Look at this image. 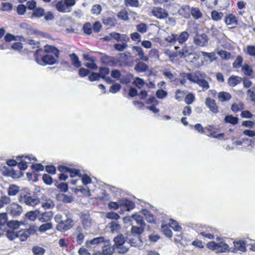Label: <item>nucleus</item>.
<instances>
[{"label": "nucleus", "mask_w": 255, "mask_h": 255, "mask_svg": "<svg viewBox=\"0 0 255 255\" xmlns=\"http://www.w3.org/2000/svg\"><path fill=\"white\" fill-rule=\"evenodd\" d=\"M18 201L21 204L34 206L39 203L40 199L34 194L32 195L30 189L26 187L21 189Z\"/></svg>", "instance_id": "1"}, {"label": "nucleus", "mask_w": 255, "mask_h": 255, "mask_svg": "<svg viewBox=\"0 0 255 255\" xmlns=\"http://www.w3.org/2000/svg\"><path fill=\"white\" fill-rule=\"evenodd\" d=\"M114 245L113 246L116 249L120 250L118 251L119 253L124 254L128 251V248L123 247L126 240L122 234L119 235L115 237L114 239Z\"/></svg>", "instance_id": "2"}, {"label": "nucleus", "mask_w": 255, "mask_h": 255, "mask_svg": "<svg viewBox=\"0 0 255 255\" xmlns=\"http://www.w3.org/2000/svg\"><path fill=\"white\" fill-rule=\"evenodd\" d=\"M36 233L34 226L30 227L28 229L21 230L17 232V238L22 241H26L30 235H33Z\"/></svg>", "instance_id": "3"}, {"label": "nucleus", "mask_w": 255, "mask_h": 255, "mask_svg": "<svg viewBox=\"0 0 255 255\" xmlns=\"http://www.w3.org/2000/svg\"><path fill=\"white\" fill-rule=\"evenodd\" d=\"M106 240L103 236L96 237L92 240H87L85 243V246L87 249H92L95 245L102 246Z\"/></svg>", "instance_id": "4"}, {"label": "nucleus", "mask_w": 255, "mask_h": 255, "mask_svg": "<svg viewBox=\"0 0 255 255\" xmlns=\"http://www.w3.org/2000/svg\"><path fill=\"white\" fill-rule=\"evenodd\" d=\"M209 41L208 36L205 34H197L194 37V43L198 46H204L207 45Z\"/></svg>", "instance_id": "5"}, {"label": "nucleus", "mask_w": 255, "mask_h": 255, "mask_svg": "<svg viewBox=\"0 0 255 255\" xmlns=\"http://www.w3.org/2000/svg\"><path fill=\"white\" fill-rule=\"evenodd\" d=\"M58 224L56 227L57 230L60 231H65L70 229L73 227V220L70 218H67L63 220L62 222Z\"/></svg>", "instance_id": "6"}, {"label": "nucleus", "mask_w": 255, "mask_h": 255, "mask_svg": "<svg viewBox=\"0 0 255 255\" xmlns=\"http://www.w3.org/2000/svg\"><path fill=\"white\" fill-rule=\"evenodd\" d=\"M141 237L138 235H129L127 237V242L132 247H141L142 245Z\"/></svg>", "instance_id": "7"}, {"label": "nucleus", "mask_w": 255, "mask_h": 255, "mask_svg": "<svg viewBox=\"0 0 255 255\" xmlns=\"http://www.w3.org/2000/svg\"><path fill=\"white\" fill-rule=\"evenodd\" d=\"M151 12L153 16L159 19H165L168 16V12L165 9L161 7H153Z\"/></svg>", "instance_id": "8"}, {"label": "nucleus", "mask_w": 255, "mask_h": 255, "mask_svg": "<svg viewBox=\"0 0 255 255\" xmlns=\"http://www.w3.org/2000/svg\"><path fill=\"white\" fill-rule=\"evenodd\" d=\"M102 252L103 255H112L116 249L114 246L112 245L110 241L107 239L102 245Z\"/></svg>", "instance_id": "9"}, {"label": "nucleus", "mask_w": 255, "mask_h": 255, "mask_svg": "<svg viewBox=\"0 0 255 255\" xmlns=\"http://www.w3.org/2000/svg\"><path fill=\"white\" fill-rule=\"evenodd\" d=\"M22 211V207L17 203L12 204L9 208V213L14 217L20 216Z\"/></svg>", "instance_id": "10"}, {"label": "nucleus", "mask_w": 255, "mask_h": 255, "mask_svg": "<svg viewBox=\"0 0 255 255\" xmlns=\"http://www.w3.org/2000/svg\"><path fill=\"white\" fill-rule=\"evenodd\" d=\"M224 22L227 25H231L230 28H234L236 27L238 24V20L235 15L233 14H229L227 15L224 18Z\"/></svg>", "instance_id": "11"}, {"label": "nucleus", "mask_w": 255, "mask_h": 255, "mask_svg": "<svg viewBox=\"0 0 255 255\" xmlns=\"http://www.w3.org/2000/svg\"><path fill=\"white\" fill-rule=\"evenodd\" d=\"M73 236L76 237V241L78 244L81 245L83 244L85 236L82 227L78 226L76 228L75 232L73 233Z\"/></svg>", "instance_id": "12"}, {"label": "nucleus", "mask_w": 255, "mask_h": 255, "mask_svg": "<svg viewBox=\"0 0 255 255\" xmlns=\"http://www.w3.org/2000/svg\"><path fill=\"white\" fill-rule=\"evenodd\" d=\"M205 104L213 113L216 114L219 112L218 107L214 100L207 97L205 100Z\"/></svg>", "instance_id": "13"}, {"label": "nucleus", "mask_w": 255, "mask_h": 255, "mask_svg": "<svg viewBox=\"0 0 255 255\" xmlns=\"http://www.w3.org/2000/svg\"><path fill=\"white\" fill-rule=\"evenodd\" d=\"M193 54V51L191 47L185 45L182 49L178 51L180 58H186Z\"/></svg>", "instance_id": "14"}, {"label": "nucleus", "mask_w": 255, "mask_h": 255, "mask_svg": "<svg viewBox=\"0 0 255 255\" xmlns=\"http://www.w3.org/2000/svg\"><path fill=\"white\" fill-rule=\"evenodd\" d=\"M133 50L135 51L136 55L139 56V59L143 60L144 61H147L148 60V58L147 56L144 55V52L142 49L139 46H133L132 47Z\"/></svg>", "instance_id": "15"}, {"label": "nucleus", "mask_w": 255, "mask_h": 255, "mask_svg": "<svg viewBox=\"0 0 255 255\" xmlns=\"http://www.w3.org/2000/svg\"><path fill=\"white\" fill-rule=\"evenodd\" d=\"M242 79L241 77L232 75L228 79V84L231 87H235L241 82Z\"/></svg>", "instance_id": "16"}, {"label": "nucleus", "mask_w": 255, "mask_h": 255, "mask_svg": "<svg viewBox=\"0 0 255 255\" xmlns=\"http://www.w3.org/2000/svg\"><path fill=\"white\" fill-rule=\"evenodd\" d=\"M141 213L144 215L146 220L151 223H155L156 222V218L150 211L147 210L143 209L141 211Z\"/></svg>", "instance_id": "17"}, {"label": "nucleus", "mask_w": 255, "mask_h": 255, "mask_svg": "<svg viewBox=\"0 0 255 255\" xmlns=\"http://www.w3.org/2000/svg\"><path fill=\"white\" fill-rule=\"evenodd\" d=\"M72 65L77 68L81 67L82 64L78 56L74 53L69 55Z\"/></svg>", "instance_id": "18"}, {"label": "nucleus", "mask_w": 255, "mask_h": 255, "mask_svg": "<svg viewBox=\"0 0 255 255\" xmlns=\"http://www.w3.org/2000/svg\"><path fill=\"white\" fill-rule=\"evenodd\" d=\"M42 61L45 65H53L56 63V60L51 55L47 54L42 57Z\"/></svg>", "instance_id": "19"}, {"label": "nucleus", "mask_w": 255, "mask_h": 255, "mask_svg": "<svg viewBox=\"0 0 255 255\" xmlns=\"http://www.w3.org/2000/svg\"><path fill=\"white\" fill-rule=\"evenodd\" d=\"M144 227L143 226H140V227H137L132 226L131 228V234L133 235H138V237H141V234L144 231Z\"/></svg>", "instance_id": "20"}, {"label": "nucleus", "mask_w": 255, "mask_h": 255, "mask_svg": "<svg viewBox=\"0 0 255 255\" xmlns=\"http://www.w3.org/2000/svg\"><path fill=\"white\" fill-rule=\"evenodd\" d=\"M19 187L14 184H11L8 188V195L9 196H15L19 192H20Z\"/></svg>", "instance_id": "21"}, {"label": "nucleus", "mask_w": 255, "mask_h": 255, "mask_svg": "<svg viewBox=\"0 0 255 255\" xmlns=\"http://www.w3.org/2000/svg\"><path fill=\"white\" fill-rule=\"evenodd\" d=\"M53 214L51 212H44L39 218V220L41 223L47 222L52 218Z\"/></svg>", "instance_id": "22"}, {"label": "nucleus", "mask_w": 255, "mask_h": 255, "mask_svg": "<svg viewBox=\"0 0 255 255\" xmlns=\"http://www.w3.org/2000/svg\"><path fill=\"white\" fill-rule=\"evenodd\" d=\"M148 66L142 62L137 63L134 66V70L138 72H144L147 70Z\"/></svg>", "instance_id": "23"}, {"label": "nucleus", "mask_w": 255, "mask_h": 255, "mask_svg": "<svg viewBox=\"0 0 255 255\" xmlns=\"http://www.w3.org/2000/svg\"><path fill=\"white\" fill-rule=\"evenodd\" d=\"M231 98V94L226 92H221L218 94L219 100L222 102L229 101Z\"/></svg>", "instance_id": "24"}, {"label": "nucleus", "mask_w": 255, "mask_h": 255, "mask_svg": "<svg viewBox=\"0 0 255 255\" xmlns=\"http://www.w3.org/2000/svg\"><path fill=\"white\" fill-rule=\"evenodd\" d=\"M239 119L237 117H234L233 115H227L225 117L224 121L226 123H230L233 125H235L238 123Z\"/></svg>", "instance_id": "25"}, {"label": "nucleus", "mask_w": 255, "mask_h": 255, "mask_svg": "<svg viewBox=\"0 0 255 255\" xmlns=\"http://www.w3.org/2000/svg\"><path fill=\"white\" fill-rule=\"evenodd\" d=\"M108 225L113 233L119 231L121 228L120 224L116 221L110 222Z\"/></svg>", "instance_id": "26"}, {"label": "nucleus", "mask_w": 255, "mask_h": 255, "mask_svg": "<svg viewBox=\"0 0 255 255\" xmlns=\"http://www.w3.org/2000/svg\"><path fill=\"white\" fill-rule=\"evenodd\" d=\"M189 36V33L187 31H183L178 36L177 35V41L181 44L183 43L187 40Z\"/></svg>", "instance_id": "27"}, {"label": "nucleus", "mask_w": 255, "mask_h": 255, "mask_svg": "<svg viewBox=\"0 0 255 255\" xmlns=\"http://www.w3.org/2000/svg\"><path fill=\"white\" fill-rule=\"evenodd\" d=\"M132 219L136 221L137 224L139 226L145 227L146 224L144 220H143V218L140 215L138 214H134L132 215Z\"/></svg>", "instance_id": "28"}, {"label": "nucleus", "mask_w": 255, "mask_h": 255, "mask_svg": "<svg viewBox=\"0 0 255 255\" xmlns=\"http://www.w3.org/2000/svg\"><path fill=\"white\" fill-rule=\"evenodd\" d=\"M44 51L45 52H47V53H49V52L52 53L57 58L59 57V51L55 47L52 46H48V45L46 46H45Z\"/></svg>", "instance_id": "29"}, {"label": "nucleus", "mask_w": 255, "mask_h": 255, "mask_svg": "<svg viewBox=\"0 0 255 255\" xmlns=\"http://www.w3.org/2000/svg\"><path fill=\"white\" fill-rule=\"evenodd\" d=\"M103 23L105 25L109 27L114 26L115 23V19L113 17H104L103 19Z\"/></svg>", "instance_id": "30"}, {"label": "nucleus", "mask_w": 255, "mask_h": 255, "mask_svg": "<svg viewBox=\"0 0 255 255\" xmlns=\"http://www.w3.org/2000/svg\"><path fill=\"white\" fill-rule=\"evenodd\" d=\"M11 201L10 197L5 195H2L0 198V208L4 207L5 205L9 204Z\"/></svg>", "instance_id": "31"}, {"label": "nucleus", "mask_w": 255, "mask_h": 255, "mask_svg": "<svg viewBox=\"0 0 255 255\" xmlns=\"http://www.w3.org/2000/svg\"><path fill=\"white\" fill-rule=\"evenodd\" d=\"M211 15L212 18L215 21H219L221 20L224 16L223 12H218L216 10L212 11Z\"/></svg>", "instance_id": "32"}, {"label": "nucleus", "mask_w": 255, "mask_h": 255, "mask_svg": "<svg viewBox=\"0 0 255 255\" xmlns=\"http://www.w3.org/2000/svg\"><path fill=\"white\" fill-rule=\"evenodd\" d=\"M45 10L43 8H35L33 11L32 16L39 18L44 16Z\"/></svg>", "instance_id": "33"}, {"label": "nucleus", "mask_w": 255, "mask_h": 255, "mask_svg": "<svg viewBox=\"0 0 255 255\" xmlns=\"http://www.w3.org/2000/svg\"><path fill=\"white\" fill-rule=\"evenodd\" d=\"M110 73V69L108 67H100L99 69V74L101 78H105L106 75Z\"/></svg>", "instance_id": "34"}, {"label": "nucleus", "mask_w": 255, "mask_h": 255, "mask_svg": "<svg viewBox=\"0 0 255 255\" xmlns=\"http://www.w3.org/2000/svg\"><path fill=\"white\" fill-rule=\"evenodd\" d=\"M245 109L244 104L243 102H240L239 104L234 103L231 106V110L234 112H238Z\"/></svg>", "instance_id": "35"}, {"label": "nucleus", "mask_w": 255, "mask_h": 255, "mask_svg": "<svg viewBox=\"0 0 255 255\" xmlns=\"http://www.w3.org/2000/svg\"><path fill=\"white\" fill-rule=\"evenodd\" d=\"M125 4L127 6L138 7L139 2L138 0H125Z\"/></svg>", "instance_id": "36"}, {"label": "nucleus", "mask_w": 255, "mask_h": 255, "mask_svg": "<svg viewBox=\"0 0 255 255\" xmlns=\"http://www.w3.org/2000/svg\"><path fill=\"white\" fill-rule=\"evenodd\" d=\"M192 15L196 19H198L201 17L202 14L200 9L197 7H192L191 10Z\"/></svg>", "instance_id": "37"}, {"label": "nucleus", "mask_w": 255, "mask_h": 255, "mask_svg": "<svg viewBox=\"0 0 255 255\" xmlns=\"http://www.w3.org/2000/svg\"><path fill=\"white\" fill-rule=\"evenodd\" d=\"M242 71L245 75L249 76H251L253 72V69L247 64H245L242 66Z\"/></svg>", "instance_id": "38"}, {"label": "nucleus", "mask_w": 255, "mask_h": 255, "mask_svg": "<svg viewBox=\"0 0 255 255\" xmlns=\"http://www.w3.org/2000/svg\"><path fill=\"white\" fill-rule=\"evenodd\" d=\"M6 236L9 240L12 241L17 238V232L13 230H8L6 231Z\"/></svg>", "instance_id": "39"}, {"label": "nucleus", "mask_w": 255, "mask_h": 255, "mask_svg": "<svg viewBox=\"0 0 255 255\" xmlns=\"http://www.w3.org/2000/svg\"><path fill=\"white\" fill-rule=\"evenodd\" d=\"M59 196L61 200L64 203H71L74 199V197L72 195L62 194Z\"/></svg>", "instance_id": "40"}, {"label": "nucleus", "mask_w": 255, "mask_h": 255, "mask_svg": "<svg viewBox=\"0 0 255 255\" xmlns=\"http://www.w3.org/2000/svg\"><path fill=\"white\" fill-rule=\"evenodd\" d=\"M161 231L164 233V234L168 238H171L172 236V232L171 230L169 228L168 226L165 225H162L161 226Z\"/></svg>", "instance_id": "41"}, {"label": "nucleus", "mask_w": 255, "mask_h": 255, "mask_svg": "<svg viewBox=\"0 0 255 255\" xmlns=\"http://www.w3.org/2000/svg\"><path fill=\"white\" fill-rule=\"evenodd\" d=\"M123 204L125 206V208L128 211L134 208L135 206L134 202L128 199H125L123 201Z\"/></svg>", "instance_id": "42"}, {"label": "nucleus", "mask_w": 255, "mask_h": 255, "mask_svg": "<svg viewBox=\"0 0 255 255\" xmlns=\"http://www.w3.org/2000/svg\"><path fill=\"white\" fill-rule=\"evenodd\" d=\"M235 248L239 251L245 252L246 251L245 244L243 241H238L234 244Z\"/></svg>", "instance_id": "43"}, {"label": "nucleus", "mask_w": 255, "mask_h": 255, "mask_svg": "<svg viewBox=\"0 0 255 255\" xmlns=\"http://www.w3.org/2000/svg\"><path fill=\"white\" fill-rule=\"evenodd\" d=\"M137 31L141 33H144L147 30V26L144 23H140L136 26Z\"/></svg>", "instance_id": "44"}, {"label": "nucleus", "mask_w": 255, "mask_h": 255, "mask_svg": "<svg viewBox=\"0 0 255 255\" xmlns=\"http://www.w3.org/2000/svg\"><path fill=\"white\" fill-rule=\"evenodd\" d=\"M186 77L190 81L196 84H197L198 82L200 79V78L197 76V73H196L195 74L188 73L186 75Z\"/></svg>", "instance_id": "45"}, {"label": "nucleus", "mask_w": 255, "mask_h": 255, "mask_svg": "<svg viewBox=\"0 0 255 255\" xmlns=\"http://www.w3.org/2000/svg\"><path fill=\"white\" fill-rule=\"evenodd\" d=\"M7 216L5 213L0 214V228L1 229L2 227L7 224L8 222L7 221Z\"/></svg>", "instance_id": "46"}, {"label": "nucleus", "mask_w": 255, "mask_h": 255, "mask_svg": "<svg viewBox=\"0 0 255 255\" xmlns=\"http://www.w3.org/2000/svg\"><path fill=\"white\" fill-rule=\"evenodd\" d=\"M197 84L203 88V91H205L209 88V84L208 82L203 79H200Z\"/></svg>", "instance_id": "47"}, {"label": "nucleus", "mask_w": 255, "mask_h": 255, "mask_svg": "<svg viewBox=\"0 0 255 255\" xmlns=\"http://www.w3.org/2000/svg\"><path fill=\"white\" fill-rule=\"evenodd\" d=\"M243 62V57L240 55H238L236 59L234 61V62L233 63V68H238L242 66Z\"/></svg>", "instance_id": "48"}, {"label": "nucleus", "mask_w": 255, "mask_h": 255, "mask_svg": "<svg viewBox=\"0 0 255 255\" xmlns=\"http://www.w3.org/2000/svg\"><path fill=\"white\" fill-rule=\"evenodd\" d=\"M169 225L175 231H179L181 229L180 226L178 225L177 222L173 219L170 220Z\"/></svg>", "instance_id": "49"}, {"label": "nucleus", "mask_w": 255, "mask_h": 255, "mask_svg": "<svg viewBox=\"0 0 255 255\" xmlns=\"http://www.w3.org/2000/svg\"><path fill=\"white\" fill-rule=\"evenodd\" d=\"M32 251L34 255H43L45 252L43 248L37 246L34 247Z\"/></svg>", "instance_id": "50"}, {"label": "nucleus", "mask_w": 255, "mask_h": 255, "mask_svg": "<svg viewBox=\"0 0 255 255\" xmlns=\"http://www.w3.org/2000/svg\"><path fill=\"white\" fill-rule=\"evenodd\" d=\"M19 27L23 30L24 32L30 34L31 32V27L27 23L23 22L20 24Z\"/></svg>", "instance_id": "51"}, {"label": "nucleus", "mask_w": 255, "mask_h": 255, "mask_svg": "<svg viewBox=\"0 0 255 255\" xmlns=\"http://www.w3.org/2000/svg\"><path fill=\"white\" fill-rule=\"evenodd\" d=\"M41 206L45 209H49L53 208L54 206V204L52 200L48 199L46 200L45 202L42 203Z\"/></svg>", "instance_id": "52"}, {"label": "nucleus", "mask_w": 255, "mask_h": 255, "mask_svg": "<svg viewBox=\"0 0 255 255\" xmlns=\"http://www.w3.org/2000/svg\"><path fill=\"white\" fill-rule=\"evenodd\" d=\"M52 228V225L50 223H46L41 225L38 229L40 232H45L46 231L51 229Z\"/></svg>", "instance_id": "53"}, {"label": "nucleus", "mask_w": 255, "mask_h": 255, "mask_svg": "<svg viewBox=\"0 0 255 255\" xmlns=\"http://www.w3.org/2000/svg\"><path fill=\"white\" fill-rule=\"evenodd\" d=\"M117 16L121 19L124 20H128V16L127 11L125 9H122L119 11L117 14Z\"/></svg>", "instance_id": "54"}, {"label": "nucleus", "mask_w": 255, "mask_h": 255, "mask_svg": "<svg viewBox=\"0 0 255 255\" xmlns=\"http://www.w3.org/2000/svg\"><path fill=\"white\" fill-rule=\"evenodd\" d=\"M218 54L220 55L221 58L225 60L229 59L231 58V53L225 50H220L217 52Z\"/></svg>", "instance_id": "55"}, {"label": "nucleus", "mask_w": 255, "mask_h": 255, "mask_svg": "<svg viewBox=\"0 0 255 255\" xmlns=\"http://www.w3.org/2000/svg\"><path fill=\"white\" fill-rule=\"evenodd\" d=\"M56 8L57 10L59 12L64 13L66 12V8L65 6V3L62 1H59L57 3L56 5Z\"/></svg>", "instance_id": "56"}, {"label": "nucleus", "mask_w": 255, "mask_h": 255, "mask_svg": "<svg viewBox=\"0 0 255 255\" xmlns=\"http://www.w3.org/2000/svg\"><path fill=\"white\" fill-rule=\"evenodd\" d=\"M85 33L90 35L92 33V26L90 22H86L84 24L83 27Z\"/></svg>", "instance_id": "57"}, {"label": "nucleus", "mask_w": 255, "mask_h": 255, "mask_svg": "<svg viewBox=\"0 0 255 255\" xmlns=\"http://www.w3.org/2000/svg\"><path fill=\"white\" fill-rule=\"evenodd\" d=\"M106 217L108 219L115 220L117 221V220L120 218V216L115 212H110L106 214Z\"/></svg>", "instance_id": "58"}, {"label": "nucleus", "mask_w": 255, "mask_h": 255, "mask_svg": "<svg viewBox=\"0 0 255 255\" xmlns=\"http://www.w3.org/2000/svg\"><path fill=\"white\" fill-rule=\"evenodd\" d=\"M100 77L98 73L96 72H92L90 75L88 76V79L91 82H94L95 81H99L100 80Z\"/></svg>", "instance_id": "59"}, {"label": "nucleus", "mask_w": 255, "mask_h": 255, "mask_svg": "<svg viewBox=\"0 0 255 255\" xmlns=\"http://www.w3.org/2000/svg\"><path fill=\"white\" fill-rule=\"evenodd\" d=\"M247 53L252 56L255 57V45H249L247 46Z\"/></svg>", "instance_id": "60"}, {"label": "nucleus", "mask_w": 255, "mask_h": 255, "mask_svg": "<svg viewBox=\"0 0 255 255\" xmlns=\"http://www.w3.org/2000/svg\"><path fill=\"white\" fill-rule=\"evenodd\" d=\"M128 47V44L126 43H123V44H115L114 47L115 49L118 51H123Z\"/></svg>", "instance_id": "61"}, {"label": "nucleus", "mask_w": 255, "mask_h": 255, "mask_svg": "<svg viewBox=\"0 0 255 255\" xmlns=\"http://www.w3.org/2000/svg\"><path fill=\"white\" fill-rule=\"evenodd\" d=\"M7 226L12 228V230L17 229L19 226V222L17 221H9L7 223Z\"/></svg>", "instance_id": "62"}, {"label": "nucleus", "mask_w": 255, "mask_h": 255, "mask_svg": "<svg viewBox=\"0 0 255 255\" xmlns=\"http://www.w3.org/2000/svg\"><path fill=\"white\" fill-rule=\"evenodd\" d=\"M122 87L120 84L116 83L110 87V92L113 94L117 93L121 89Z\"/></svg>", "instance_id": "63"}, {"label": "nucleus", "mask_w": 255, "mask_h": 255, "mask_svg": "<svg viewBox=\"0 0 255 255\" xmlns=\"http://www.w3.org/2000/svg\"><path fill=\"white\" fill-rule=\"evenodd\" d=\"M43 182L47 185H50L52 184V178L49 175L44 174L42 176Z\"/></svg>", "instance_id": "64"}]
</instances>
